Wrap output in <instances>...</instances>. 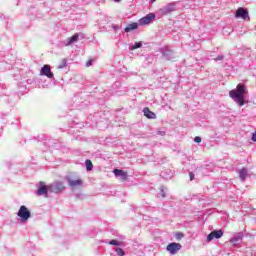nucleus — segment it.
Returning a JSON list of instances; mask_svg holds the SVG:
<instances>
[{"mask_svg": "<svg viewBox=\"0 0 256 256\" xmlns=\"http://www.w3.org/2000/svg\"><path fill=\"white\" fill-rule=\"evenodd\" d=\"M247 93V89L245 88V85L238 84L236 86V89L231 90L229 92V97L235 101V103H238L240 107H243L245 105V95Z\"/></svg>", "mask_w": 256, "mask_h": 256, "instance_id": "f257e3e1", "label": "nucleus"}, {"mask_svg": "<svg viewBox=\"0 0 256 256\" xmlns=\"http://www.w3.org/2000/svg\"><path fill=\"white\" fill-rule=\"evenodd\" d=\"M18 217H20L23 223L27 222V220L31 219V211L26 208L25 205H22L17 213Z\"/></svg>", "mask_w": 256, "mask_h": 256, "instance_id": "f03ea898", "label": "nucleus"}, {"mask_svg": "<svg viewBox=\"0 0 256 256\" xmlns=\"http://www.w3.org/2000/svg\"><path fill=\"white\" fill-rule=\"evenodd\" d=\"M48 189L51 193H61L62 191H65V185H63V182L61 181H56L48 185Z\"/></svg>", "mask_w": 256, "mask_h": 256, "instance_id": "7ed1b4c3", "label": "nucleus"}, {"mask_svg": "<svg viewBox=\"0 0 256 256\" xmlns=\"http://www.w3.org/2000/svg\"><path fill=\"white\" fill-rule=\"evenodd\" d=\"M69 187L71 189H78L79 187H83V179L77 177V178H72V177H67L66 178Z\"/></svg>", "mask_w": 256, "mask_h": 256, "instance_id": "20e7f679", "label": "nucleus"}, {"mask_svg": "<svg viewBox=\"0 0 256 256\" xmlns=\"http://www.w3.org/2000/svg\"><path fill=\"white\" fill-rule=\"evenodd\" d=\"M236 19H244V21H250L249 11L243 7H239L235 14Z\"/></svg>", "mask_w": 256, "mask_h": 256, "instance_id": "39448f33", "label": "nucleus"}, {"mask_svg": "<svg viewBox=\"0 0 256 256\" xmlns=\"http://www.w3.org/2000/svg\"><path fill=\"white\" fill-rule=\"evenodd\" d=\"M181 244L177 242H172L167 245L166 250L169 251L171 255H177L178 251H181Z\"/></svg>", "mask_w": 256, "mask_h": 256, "instance_id": "423d86ee", "label": "nucleus"}, {"mask_svg": "<svg viewBox=\"0 0 256 256\" xmlns=\"http://www.w3.org/2000/svg\"><path fill=\"white\" fill-rule=\"evenodd\" d=\"M223 237V230H213L208 236H207V241L208 243L213 241V239H221Z\"/></svg>", "mask_w": 256, "mask_h": 256, "instance_id": "0eeeda50", "label": "nucleus"}, {"mask_svg": "<svg viewBox=\"0 0 256 256\" xmlns=\"http://www.w3.org/2000/svg\"><path fill=\"white\" fill-rule=\"evenodd\" d=\"M40 75H44L45 77H48V79H53V72H51V66L44 65L40 70Z\"/></svg>", "mask_w": 256, "mask_h": 256, "instance_id": "6e6552de", "label": "nucleus"}, {"mask_svg": "<svg viewBox=\"0 0 256 256\" xmlns=\"http://www.w3.org/2000/svg\"><path fill=\"white\" fill-rule=\"evenodd\" d=\"M155 19V14L150 13L139 20L140 25H149Z\"/></svg>", "mask_w": 256, "mask_h": 256, "instance_id": "1a4fd4ad", "label": "nucleus"}, {"mask_svg": "<svg viewBox=\"0 0 256 256\" xmlns=\"http://www.w3.org/2000/svg\"><path fill=\"white\" fill-rule=\"evenodd\" d=\"M49 191V185H45V182H40V187L38 188L37 195H47Z\"/></svg>", "mask_w": 256, "mask_h": 256, "instance_id": "9d476101", "label": "nucleus"}, {"mask_svg": "<svg viewBox=\"0 0 256 256\" xmlns=\"http://www.w3.org/2000/svg\"><path fill=\"white\" fill-rule=\"evenodd\" d=\"M161 11L164 15H167V13H173L175 11V3H169L163 8H161Z\"/></svg>", "mask_w": 256, "mask_h": 256, "instance_id": "9b49d317", "label": "nucleus"}, {"mask_svg": "<svg viewBox=\"0 0 256 256\" xmlns=\"http://www.w3.org/2000/svg\"><path fill=\"white\" fill-rule=\"evenodd\" d=\"M113 173L116 177H121L122 181H127L128 177H127V172L123 171V170H119V169H114Z\"/></svg>", "mask_w": 256, "mask_h": 256, "instance_id": "f8f14e48", "label": "nucleus"}, {"mask_svg": "<svg viewBox=\"0 0 256 256\" xmlns=\"http://www.w3.org/2000/svg\"><path fill=\"white\" fill-rule=\"evenodd\" d=\"M143 113L147 117V119H157V114L152 112L148 107H145L143 109Z\"/></svg>", "mask_w": 256, "mask_h": 256, "instance_id": "ddd939ff", "label": "nucleus"}, {"mask_svg": "<svg viewBox=\"0 0 256 256\" xmlns=\"http://www.w3.org/2000/svg\"><path fill=\"white\" fill-rule=\"evenodd\" d=\"M79 41V34L75 33L73 36L68 38L67 46L73 45V43H77Z\"/></svg>", "mask_w": 256, "mask_h": 256, "instance_id": "4468645a", "label": "nucleus"}, {"mask_svg": "<svg viewBox=\"0 0 256 256\" xmlns=\"http://www.w3.org/2000/svg\"><path fill=\"white\" fill-rule=\"evenodd\" d=\"M139 27V24L137 23H132V24H129L125 29V33H130V31H135V29H137Z\"/></svg>", "mask_w": 256, "mask_h": 256, "instance_id": "2eb2a0df", "label": "nucleus"}, {"mask_svg": "<svg viewBox=\"0 0 256 256\" xmlns=\"http://www.w3.org/2000/svg\"><path fill=\"white\" fill-rule=\"evenodd\" d=\"M239 177L240 179H242V181H245V179H247V170H245V168L239 171Z\"/></svg>", "mask_w": 256, "mask_h": 256, "instance_id": "dca6fc26", "label": "nucleus"}, {"mask_svg": "<svg viewBox=\"0 0 256 256\" xmlns=\"http://www.w3.org/2000/svg\"><path fill=\"white\" fill-rule=\"evenodd\" d=\"M85 164L87 171H93V162H91V160H86Z\"/></svg>", "mask_w": 256, "mask_h": 256, "instance_id": "f3484780", "label": "nucleus"}, {"mask_svg": "<svg viewBox=\"0 0 256 256\" xmlns=\"http://www.w3.org/2000/svg\"><path fill=\"white\" fill-rule=\"evenodd\" d=\"M67 67V59H62L61 63L58 65V69H65Z\"/></svg>", "mask_w": 256, "mask_h": 256, "instance_id": "a211bd4d", "label": "nucleus"}, {"mask_svg": "<svg viewBox=\"0 0 256 256\" xmlns=\"http://www.w3.org/2000/svg\"><path fill=\"white\" fill-rule=\"evenodd\" d=\"M141 47H143V43L138 42L135 45L132 46V51H135V49H141Z\"/></svg>", "mask_w": 256, "mask_h": 256, "instance_id": "6ab92c4d", "label": "nucleus"}, {"mask_svg": "<svg viewBox=\"0 0 256 256\" xmlns=\"http://www.w3.org/2000/svg\"><path fill=\"white\" fill-rule=\"evenodd\" d=\"M116 253L119 256H124L125 255V251H123L121 248H116Z\"/></svg>", "mask_w": 256, "mask_h": 256, "instance_id": "aec40b11", "label": "nucleus"}, {"mask_svg": "<svg viewBox=\"0 0 256 256\" xmlns=\"http://www.w3.org/2000/svg\"><path fill=\"white\" fill-rule=\"evenodd\" d=\"M109 245H116V247H119V245H121V244H120L119 241H117V240H111V241L109 242Z\"/></svg>", "mask_w": 256, "mask_h": 256, "instance_id": "412c9836", "label": "nucleus"}, {"mask_svg": "<svg viewBox=\"0 0 256 256\" xmlns=\"http://www.w3.org/2000/svg\"><path fill=\"white\" fill-rule=\"evenodd\" d=\"M224 59L225 57L223 55H219L214 59V61H223Z\"/></svg>", "mask_w": 256, "mask_h": 256, "instance_id": "4be33fe9", "label": "nucleus"}, {"mask_svg": "<svg viewBox=\"0 0 256 256\" xmlns=\"http://www.w3.org/2000/svg\"><path fill=\"white\" fill-rule=\"evenodd\" d=\"M183 237H184L183 233L181 232L176 233V239L181 240Z\"/></svg>", "mask_w": 256, "mask_h": 256, "instance_id": "5701e85b", "label": "nucleus"}, {"mask_svg": "<svg viewBox=\"0 0 256 256\" xmlns=\"http://www.w3.org/2000/svg\"><path fill=\"white\" fill-rule=\"evenodd\" d=\"M194 142H195V143H201V137L196 136V137L194 138Z\"/></svg>", "mask_w": 256, "mask_h": 256, "instance_id": "b1692460", "label": "nucleus"}, {"mask_svg": "<svg viewBox=\"0 0 256 256\" xmlns=\"http://www.w3.org/2000/svg\"><path fill=\"white\" fill-rule=\"evenodd\" d=\"M190 181H193L195 179V174L193 172L189 173Z\"/></svg>", "mask_w": 256, "mask_h": 256, "instance_id": "393cba45", "label": "nucleus"}, {"mask_svg": "<svg viewBox=\"0 0 256 256\" xmlns=\"http://www.w3.org/2000/svg\"><path fill=\"white\" fill-rule=\"evenodd\" d=\"M93 65V60H88L86 63V67H91Z\"/></svg>", "mask_w": 256, "mask_h": 256, "instance_id": "a878e982", "label": "nucleus"}, {"mask_svg": "<svg viewBox=\"0 0 256 256\" xmlns=\"http://www.w3.org/2000/svg\"><path fill=\"white\" fill-rule=\"evenodd\" d=\"M252 141H256V132L252 134Z\"/></svg>", "mask_w": 256, "mask_h": 256, "instance_id": "bb28decb", "label": "nucleus"}, {"mask_svg": "<svg viewBox=\"0 0 256 256\" xmlns=\"http://www.w3.org/2000/svg\"><path fill=\"white\" fill-rule=\"evenodd\" d=\"M161 195H162V197H165V191L164 190H161Z\"/></svg>", "mask_w": 256, "mask_h": 256, "instance_id": "cd10ccee", "label": "nucleus"}, {"mask_svg": "<svg viewBox=\"0 0 256 256\" xmlns=\"http://www.w3.org/2000/svg\"><path fill=\"white\" fill-rule=\"evenodd\" d=\"M155 1H157V0H150V3H155Z\"/></svg>", "mask_w": 256, "mask_h": 256, "instance_id": "c85d7f7f", "label": "nucleus"}, {"mask_svg": "<svg viewBox=\"0 0 256 256\" xmlns=\"http://www.w3.org/2000/svg\"><path fill=\"white\" fill-rule=\"evenodd\" d=\"M119 1H121V0H116L117 3H119Z\"/></svg>", "mask_w": 256, "mask_h": 256, "instance_id": "c756f323", "label": "nucleus"}]
</instances>
